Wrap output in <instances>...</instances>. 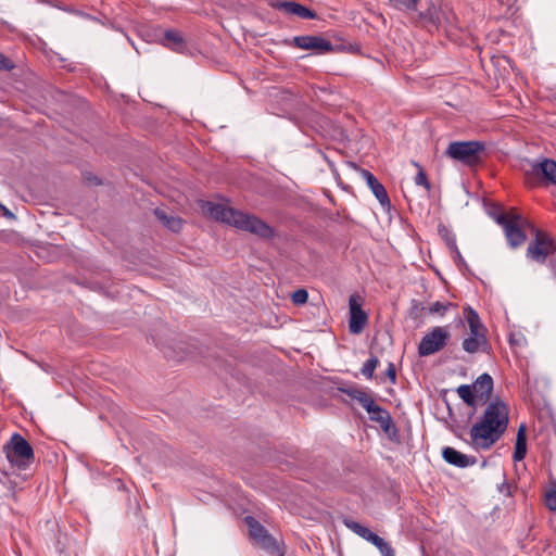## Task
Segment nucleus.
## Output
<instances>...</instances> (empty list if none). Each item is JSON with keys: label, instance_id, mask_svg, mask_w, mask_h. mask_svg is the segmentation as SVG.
Listing matches in <instances>:
<instances>
[{"label": "nucleus", "instance_id": "27", "mask_svg": "<svg viewBox=\"0 0 556 556\" xmlns=\"http://www.w3.org/2000/svg\"><path fill=\"white\" fill-rule=\"evenodd\" d=\"M363 408L369 414V419L375 422H379V420L383 419L387 415L390 414L386 408L376 404L372 396H370L368 401L364 403Z\"/></svg>", "mask_w": 556, "mask_h": 556}, {"label": "nucleus", "instance_id": "26", "mask_svg": "<svg viewBox=\"0 0 556 556\" xmlns=\"http://www.w3.org/2000/svg\"><path fill=\"white\" fill-rule=\"evenodd\" d=\"M244 523L248 526L249 536L253 543L268 532V530L253 516H245Z\"/></svg>", "mask_w": 556, "mask_h": 556}, {"label": "nucleus", "instance_id": "32", "mask_svg": "<svg viewBox=\"0 0 556 556\" xmlns=\"http://www.w3.org/2000/svg\"><path fill=\"white\" fill-rule=\"evenodd\" d=\"M290 299L294 305H303L308 300V292L305 288L296 289L295 291L290 293Z\"/></svg>", "mask_w": 556, "mask_h": 556}, {"label": "nucleus", "instance_id": "5", "mask_svg": "<svg viewBox=\"0 0 556 556\" xmlns=\"http://www.w3.org/2000/svg\"><path fill=\"white\" fill-rule=\"evenodd\" d=\"M528 260L543 264L548 262L556 275V244L546 233L536 230L535 238L529 243L526 252Z\"/></svg>", "mask_w": 556, "mask_h": 556}, {"label": "nucleus", "instance_id": "15", "mask_svg": "<svg viewBox=\"0 0 556 556\" xmlns=\"http://www.w3.org/2000/svg\"><path fill=\"white\" fill-rule=\"evenodd\" d=\"M257 547L264 549L270 556H285V544L282 541H278L269 532L264 536H261L253 543Z\"/></svg>", "mask_w": 556, "mask_h": 556}, {"label": "nucleus", "instance_id": "24", "mask_svg": "<svg viewBox=\"0 0 556 556\" xmlns=\"http://www.w3.org/2000/svg\"><path fill=\"white\" fill-rule=\"evenodd\" d=\"M378 424L390 441L397 444L401 443L400 430L390 414L387 415L383 419L379 420Z\"/></svg>", "mask_w": 556, "mask_h": 556}, {"label": "nucleus", "instance_id": "42", "mask_svg": "<svg viewBox=\"0 0 556 556\" xmlns=\"http://www.w3.org/2000/svg\"><path fill=\"white\" fill-rule=\"evenodd\" d=\"M450 305H451V303H446V304H444V303H442V302H439V301H438V302L433 303V304L429 307V312H430L431 314H434V313H444V312L448 308V306H450Z\"/></svg>", "mask_w": 556, "mask_h": 556}, {"label": "nucleus", "instance_id": "10", "mask_svg": "<svg viewBox=\"0 0 556 556\" xmlns=\"http://www.w3.org/2000/svg\"><path fill=\"white\" fill-rule=\"evenodd\" d=\"M293 45L303 50H316L319 52H328L333 48L331 41L320 36H295Z\"/></svg>", "mask_w": 556, "mask_h": 556}, {"label": "nucleus", "instance_id": "25", "mask_svg": "<svg viewBox=\"0 0 556 556\" xmlns=\"http://www.w3.org/2000/svg\"><path fill=\"white\" fill-rule=\"evenodd\" d=\"M154 215L169 230L178 232L182 228V219L177 216H168L164 210L155 208Z\"/></svg>", "mask_w": 556, "mask_h": 556}, {"label": "nucleus", "instance_id": "13", "mask_svg": "<svg viewBox=\"0 0 556 556\" xmlns=\"http://www.w3.org/2000/svg\"><path fill=\"white\" fill-rule=\"evenodd\" d=\"M362 178L366 181L368 188L371 190L374 195L377 198L382 206L390 205V199L387 193L384 186L375 177V175L362 168L359 170Z\"/></svg>", "mask_w": 556, "mask_h": 556}, {"label": "nucleus", "instance_id": "46", "mask_svg": "<svg viewBox=\"0 0 556 556\" xmlns=\"http://www.w3.org/2000/svg\"><path fill=\"white\" fill-rule=\"evenodd\" d=\"M442 282L444 283V287H446V279H443Z\"/></svg>", "mask_w": 556, "mask_h": 556}, {"label": "nucleus", "instance_id": "28", "mask_svg": "<svg viewBox=\"0 0 556 556\" xmlns=\"http://www.w3.org/2000/svg\"><path fill=\"white\" fill-rule=\"evenodd\" d=\"M338 390L341 393L349 395L351 399L356 400L362 405V407L364 406V403H366L368 399L371 396L366 391L359 388L339 387Z\"/></svg>", "mask_w": 556, "mask_h": 556}, {"label": "nucleus", "instance_id": "44", "mask_svg": "<svg viewBox=\"0 0 556 556\" xmlns=\"http://www.w3.org/2000/svg\"><path fill=\"white\" fill-rule=\"evenodd\" d=\"M2 212H3V215L9 217V218H14V214L8 210L5 206H2Z\"/></svg>", "mask_w": 556, "mask_h": 556}, {"label": "nucleus", "instance_id": "30", "mask_svg": "<svg viewBox=\"0 0 556 556\" xmlns=\"http://www.w3.org/2000/svg\"><path fill=\"white\" fill-rule=\"evenodd\" d=\"M389 3L402 11L406 12H417V5L419 3V0H388Z\"/></svg>", "mask_w": 556, "mask_h": 556}, {"label": "nucleus", "instance_id": "43", "mask_svg": "<svg viewBox=\"0 0 556 556\" xmlns=\"http://www.w3.org/2000/svg\"><path fill=\"white\" fill-rule=\"evenodd\" d=\"M386 377L390 380L392 384L396 383V368L393 363H389L388 368L384 372Z\"/></svg>", "mask_w": 556, "mask_h": 556}, {"label": "nucleus", "instance_id": "39", "mask_svg": "<svg viewBox=\"0 0 556 556\" xmlns=\"http://www.w3.org/2000/svg\"><path fill=\"white\" fill-rule=\"evenodd\" d=\"M75 281L78 282L79 285H81L83 287L89 288L91 290H102L103 289V285L99 280L88 279V280H75Z\"/></svg>", "mask_w": 556, "mask_h": 556}, {"label": "nucleus", "instance_id": "38", "mask_svg": "<svg viewBox=\"0 0 556 556\" xmlns=\"http://www.w3.org/2000/svg\"><path fill=\"white\" fill-rule=\"evenodd\" d=\"M415 184L417 186H422L425 187L427 190L430 189V184L428 181V178H427V175L426 173L422 170V168L419 167V172L417 173V175L415 176Z\"/></svg>", "mask_w": 556, "mask_h": 556}, {"label": "nucleus", "instance_id": "18", "mask_svg": "<svg viewBox=\"0 0 556 556\" xmlns=\"http://www.w3.org/2000/svg\"><path fill=\"white\" fill-rule=\"evenodd\" d=\"M418 20L425 26H431L435 29L441 27L443 20L441 18V10L430 1L426 10L418 12Z\"/></svg>", "mask_w": 556, "mask_h": 556}, {"label": "nucleus", "instance_id": "7", "mask_svg": "<svg viewBox=\"0 0 556 556\" xmlns=\"http://www.w3.org/2000/svg\"><path fill=\"white\" fill-rule=\"evenodd\" d=\"M344 525L355 534L374 544L382 556H395V552L390 543L377 533L372 532L369 528L352 519H344Z\"/></svg>", "mask_w": 556, "mask_h": 556}, {"label": "nucleus", "instance_id": "33", "mask_svg": "<svg viewBox=\"0 0 556 556\" xmlns=\"http://www.w3.org/2000/svg\"><path fill=\"white\" fill-rule=\"evenodd\" d=\"M364 303V299L358 293H353L349 299V312H355L363 309L362 305Z\"/></svg>", "mask_w": 556, "mask_h": 556}, {"label": "nucleus", "instance_id": "34", "mask_svg": "<svg viewBox=\"0 0 556 556\" xmlns=\"http://www.w3.org/2000/svg\"><path fill=\"white\" fill-rule=\"evenodd\" d=\"M425 309L422 303L417 300L412 301V306L408 311V316L413 319H419L421 317L422 311Z\"/></svg>", "mask_w": 556, "mask_h": 556}, {"label": "nucleus", "instance_id": "35", "mask_svg": "<svg viewBox=\"0 0 556 556\" xmlns=\"http://www.w3.org/2000/svg\"><path fill=\"white\" fill-rule=\"evenodd\" d=\"M441 18L443 20V23L441 26L444 27H454L456 23V16L451 11L441 10Z\"/></svg>", "mask_w": 556, "mask_h": 556}, {"label": "nucleus", "instance_id": "45", "mask_svg": "<svg viewBox=\"0 0 556 556\" xmlns=\"http://www.w3.org/2000/svg\"><path fill=\"white\" fill-rule=\"evenodd\" d=\"M509 343H510L511 345L516 343V339H514V336H513V334H510V337H509Z\"/></svg>", "mask_w": 556, "mask_h": 556}, {"label": "nucleus", "instance_id": "23", "mask_svg": "<svg viewBox=\"0 0 556 556\" xmlns=\"http://www.w3.org/2000/svg\"><path fill=\"white\" fill-rule=\"evenodd\" d=\"M489 345L485 333L470 334L469 338L464 339L462 346L468 353H476L480 348L484 351Z\"/></svg>", "mask_w": 556, "mask_h": 556}, {"label": "nucleus", "instance_id": "2", "mask_svg": "<svg viewBox=\"0 0 556 556\" xmlns=\"http://www.w3.org/2000/svg\"><path fill=\"white\" fill-rule=\"evenodd\" d=\"M201 208L215 220L223 222L238 229L249 231L266 239L274 236L273 228L254 215L211 201L202 202Z\"/></svg>", "mask_w": 556, "mask_h": 556}, {"label": "nucleus", "instance_id": "8", "mask_svg": "<svg viewBox=\"0 0 556 556\" xmlns=\"http://www.w3.org/2000/svg\"><path fill=\"white\" fill-rule=\"evenodd\" d=\"M500 219L498 225L502 226L509 247L516 249L522 245L527 240V236L521 229L522 225L526 224V220L518 214H513V217L509 220L504 218Z\"/></svg>", "mask_w": 556, "mask_h": 556}, {"label": "nucleus", "instance_id": "21", "mask_svg": "<svg viewBox=\"0 0 556 556\" xmlns=\"http://www.w3.org/2000/svg\"><path fill=\"white\" fill-rule=\"evenodd\" d=\"M368 323V314L364 309L349 312V331L359 334Z\"/></svg>", "mask_w": 556, "mask_h": 556}, {"label": "nucleus", "instance_id": "40", "mask_svg": "<svg viewBox=\"0 0 556 556\" xmlns=\"http://www.w3.org/2000/svg\"><path fill=\"white\" fill-rule=\"evenodd\" d=\"M503 482L498 485V491L507 496H511V485L506 481V475L502 471Z\"/></svg>", "mask_w": 556, "mask_h": 556}, {"label": "nucleus", "instance_id": "6", "mask_svg": "<svg viewBox=\"0 0 556 556\" xmlns=\"http://www.w3.org/2000/svg\"><path fill=\"white\" fill-rule=\"evenodd\" d=\"M450 337V332L444 328H432L421 338L418 344V355L425 357L441 351L447 344Z\"/></svg>", "mask_w": 556, "mask_h": 556}, {"label": "nucleus", "instance_id": "17", "mask_svg": "<svg viewBox=\"0 0 556 556\" xmlns=\"http://www.w3.org/2000/svg\"><path fill=\"white\" fill-rule=\"evenodd\" d=\"M531 173L556 185V162L554 160L544 159L541 162L532 164Z\"/></svg>", "mask_w": 556, "mask_h": 556}, {"label": "nucleus", "instance_id": "36", "mask_svg": "<svg viewBox=\"0 0 556 556\" xmlns=\"http://www.w3.org/2000/svg\"><path fill=\"white\" fill-rule=\"evenodd\" d=\"M489 214H490V216H491V217H492V218H493L497 224H498V220H500V219H498V217H500V218H504V219H506V220H509V219L513 217V214H511V215H508V214L504 213V212L502 211V208H501V207H498V206H494V207H492V208L489 211Z\"/></svg>", "mask_w": 556, "mask_h": 556}, {"label": "nucleus", "instance_id": "9", "mask_svg": "<svg viewBox=\"0 0 556 556\" xmlns=\"http://www.w3.org/2000/svg\"><path fill=\"white\" fill-rule=\"evenodd\" d=\"M438 232H439L440 237L444 240V242H445L453 260L457 264V266L465 267L466 270L462 271V275H464V276L471 275V271L467 267V265L457 248L455 233L447 226H445L443 224H440L438 226Z\"/></svg>", "mask_w": 556, "mask_h": 556}, {"label": "nucleus", "instance_id": "3", "mask_svg": "<svg viewBox=\"0 0 556 556\" xmlns=\"http://www.w3.org/2000/svg\"><path fill=\"white\" fill-rule=\"evenodd\" d=\"M3 452L11 467L18 471L27 470L35 463L33 446L17 432L4 444Z\"/></svg>", "mask_w": 556, "mask_h": 556}, {"label": "nucleus", "instance_id": "31", "mask_svg": "<svg viewBox=\"0 0 556 556\" xmlns=\"http://www.w3.org/2000/svg\"><path fill=\"white\" fill-rule=\"evenodd\" d=\"M446 405H447V409H448V417L451 419V422L448 424V428L456 437L462 438L463 431L466 429V425H459L454 413H453L452 407L450 406L448 403H446Z\"/></svg>", "mask_w": 556, "mask_h": 556}, {"label": "nucleus", "instance_id": "47", "mask_svg": "<svg viewBox=\"0 0 556 556\" xmlns=\"http://www.w3.org/2000/svg\"><path fill=\"white\" fill-rule=\"evenodd\" d=\"M2 206H3V205L0 203V208H1V210H2Z\"/></svg>", "mask_w": 556, "mask_h": 556}, {"label": "nucleus", "instance_id": "14", "mask_svg": "<svg viewBox=\"0 0 556 556\" xmlns=\"http://www.w3.org/2000/svg\"><path fill=\"white\" fill-rule=\"evenodd\" d=\"M442 457L447 464L458 468H466L478 462L476 456L466 455L451 446H446L442 450Z\"/></svg>", "mask_w": 556, "mask_h": 556}, {"label": "nucleus", "instance_id": "29", "mask_svg": "<svg viewBox=\"0 0 556 556\" xmlns=\"http://www.w3.org/2000/svg\"><path fill=\"white\" fill-rule=\"evenodd\" d=\"M380 362L377 355L370 353V357L363 364L361 372L367 379L374 378V372L379 366Z\"/></svg>", "mask_w": 556, "mask_h": 556}, {"label": "nucleus", "instance_id": "41", "mask_svg": "<svg viewBox=\"0 0 556 556\" xmlns=\"http://www.w3.org/2000/svg\"><path fill=\"white\" fill-rule=\"evenodd\" d=\"M14 68V63L7 58L4 54L0 52V70L1 71H11Z\"/></svg>", "mask_w": 556, "mask_h": 556}, {"label": "nucleus", "instance_id": "37", "mask_svg": "<svg viewBox=\"0 0 556 556\" xmlns=\"http://www.w3.org/2000/svg\"><path fill=\"white\" fill-rule=\"evenodd\" d=\"M545 506L552 511L556 510V490L552 489L545 494Z\"/></svg>", "mask_w": 556, "mask_h": 556}, {"label": "nucleus", "instance_id": "11", "mask_svg": "<svg viewBox=\"0 0 556 556\" xmlns=\"http://www.w3.org/2000/svg\"><path fill=\"white\" fill-rule=\"evenodd\" d=\"M271 7L276 10L282 11L290 15H296L304 20L316 18V13L311 9L295 2V1H274Z\"/></svg>", "mask_w": 556, "mask_h": 556}, {"label": "nucleus", "instance_id": "16", "mask_svg": "<svg viewBox=\"0 0 556 556\" xmlns=\"http://www.w3.org/2000/svg\"><path fill=\"white\" fill-rule=\"evenodd\" d=\"M161 43L177 53H185L187 51V42L177 29L165 30Z\"/></svg>", "mask_w": 556, "mask_h": 556}, {"label": "nucleus", "instance_id": "12", "mask_svg": "<svg viewBox=\"0 0 556 556\" xmlns=\"http://www.w3.org/2000/svg\"><path fill=\"white\" fill-rule=\"evenodd\" d=\"M493 386L494 382L492 376L488 372H484L475 380V382L471 384V388L473 389L476 396H478V400L483 404H486L494 399L492 397Z\"/></svg>", "mask_w": 556, "mask_h": 556}, {"label": "nucleus", "instance_id": "19", "mask_svg": "<svg viewBox=\"0 0 556 556\" xmlns=\"http://www.w3.org/2000/svg\"><path fill=\"white\" fill-rule=\"evenodd\" d=\"M526 455H527V426H526V424H521L518 427L517 434H516L513 460L515 463L521 462L525 459Z\"/></svg>", "mask_w": 556, "mask_h": 556}, {"label": "nucleus", "instance_id": "4", "mask_svg": "<svg viewBox=\"0 0 556 556\" xmlns=\"http://www.w3.org/2000/svg\"><path fill=\"white\" fill-rule=\"evenodd\" d=\"M485 143L482 141H453L445 150V155L455 162L475 166L482 161Z\"/></svg>", "mask_w": 556, "mask_h": 556}, {"label": "nucleus", "instance_id": "1", "mask_svg": "<svg viewBox=\"0 0 556 556\" xmlns=\"http://www.w3.org/2000/svg\"><path fill=\"white\" fill-rule=\"evenodd\" d=\"M509 424L508 405L495 396L486 403L480 419L471 427V444L477 450H489L506 432Z\"/></svg>", "mask_w": 556, "mask_h": 556}, {"label": "nucleus", "instance_id": "22", "mask_svg": "<svg viewBox=\"0 0 556 556\" xmlns=\"http://www.w3.org/2000/svg\"><path fill=\"white\" fill-rule=\"evenodd\" d=\"M464 314L466 317V320L468 323L470 334L477 336V333H485L486 334V328L481 323V319L479 317V314L470 306H467L464 308Z\"/></svg>", "mask_w": 556, "mask_h": 556}, {"label": "nucleus", "instance_id": "20", "mask_svg": "<svg viewBox=\"0 0 556 556\" xmlns=\"http://www.w3.org/2000/svg\"><path fill=\"white\" fill-rule=\"evenodd\" d=\"M456 392L458 396L463 400V402L472 408V412L469 413L467 424L470 421V419L476 414L477 405H478V396H476V393L473 392V389L471 388V384H462L456 389Z\"/></svg>", "mask_w": 556, "mask_h": 556}]
</instances>
